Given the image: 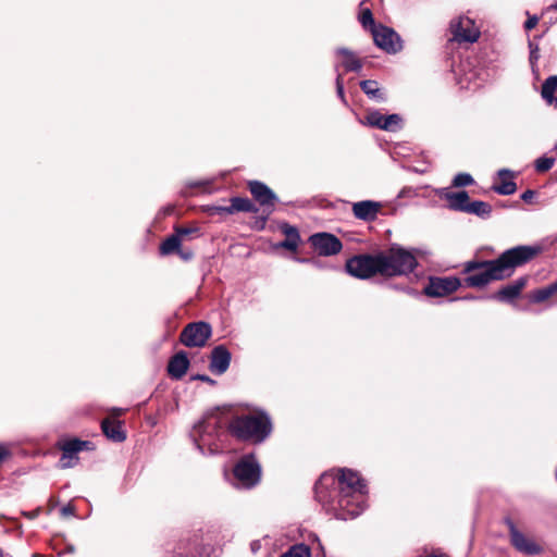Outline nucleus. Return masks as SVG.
I'll list each match as a JSON object with an SVG mask.
<instances>
[{
    "label": "nucleus",
    "mask_w": 557,
    "mask_h": 557,
    "mask_svg": "<svg viewBox=\"0 0 557 557\" xmlns=\"http://www.w3.org/2000/svg\"><path fill=\"white\" fill-rule=\"evenodd\" d=\"M314 493L317 500L336 519H354L367 506V484L350 469H341L336 474L323 473L315 483Z\"/></svg>",
    "instance_id": "obj_1"
},
{
    "label": "nucleus",
    "mask_w": 557,
    "mask_h": 557,
    "mask_svg": "<svg viewBox=\"0 0 557 557\" xmlns=\"http://www.w3.org/2000/svg\"><path fill=\"white\" fill-rule=\"evenodd\" d=\"M226 435L224 420L219 411L206 413L190 432L191 440L202 455L221 453L223 450V438Z\"/></svg>",
    "instance_id": "obj_2"
},
{
    "label": "nucleus",
    "mask_w": 557,
    "mask_h": 557,
    "mask_svg": "<svg viewBox=\"0 0 557 557\" xmlns=\"http://www.w3.org/2000/svg\"><path fill=\"white\" fill-rule=\"evenodd\" d=\"M272 425L267 414H243L234 417L227 426L228 433L240 441L263 442L271 433Z\"/></svg>",
    "instance_id": "obj_3"
},
{
    "label": "nucleus",
    "mask_w": 557,
    "mask_h": 557,
    "mask_svg": "<svg viewBox=\"0 0 557 557\" xmlns=\"http://www.w3.org/2000/svg\"><path fill=\"white\" fill-rule=\"evenodd\" d=\"M381 275L387 277L408 275L418 267L412 251L393 244L387 250L379 251Z\"/></svg>",
    "instance_id": "obj_4"
},
{
    "label": "nucleus",
    "mask_w": 557,
    "mask_h": 557,
    "mask_svg": "<svg viewBox=\"0 0 557 557\" xmlns=\"http://www.w3.org/2000/svg\"><path fill=\"white\" fill-rule=\"evenodd\" d=\"M462 272L466 274L463 284L467 287H484L492 281L503 280V274H499L494 260L468 261Z\"/></svg>",
    "instance_id": "obj_5"
},
{
    "label": "nucleus",
    "mask_w": 557,
    "mask_h": 557,
    "mask_svg": "<svg viewBox=\"0 0 557 557\" xmlns=\"http://www.w3.org/2000/svg\"><path fill=\"white\" fill-rule=\"evenodd\" d=\"M539 252L540 248L535 246H516L505 250L494 260V263L499 274H503V278H505L510 276L516 268L531 261Z\"/></svg>",
    "instance_id": "obj_6"
},
{
    "label": "nucleus",
    "mask_w": 557,
    "mask_h": 557,
    "mask_svg": "<svg viewBox=\"0 0 557 557\" xmlns=\"http://www.w3.org/2000/svg\"><path fill=\"white\" fill-rule=\"evenodd\" d=\"M261 479V468L252 455L239 459L233 469V485L237 488L250 490Z\"/></svg>",
    "instance_id": "obj_7"
},
{
    "label": "nucleus",
    "mask_w": 557,
    "mask_h": 557,
    "mask_svg": "<svg viewBox=\"0 0 557 557\" xmlns=\"http://www.w3.org/2000/svg\"><path fill=\"white\" fill-rule=\"evenodd\" d=\"M345 268L351 276L361 280L381 275L379 252L354 256L346 261Z\"/></svg>",
    "instance_id": "obj_8"
},
{
    "label": "nucleus",
    "mask_w": 557,
    "mask_h": 557,
    "mask_svg": "<svg viewBox=\"0 0 557 557\" xmlns=\"http://www.w3.org/2000/svg\"><path fill=\"white\" fill-rule=\"evenodd\" d=\"M58 445L62 451L59 459V467L62 469L74 467L78 461L77 454L79 451L94 448V444L90 441H82L78 438L62 440Z\"/></svg>",
    "instance_id": "obj_9"
},
{
    "label": "nucleus",
    "mask_w": 557,
    "mask_h": 557,
    "mask_svg": "<svg viewBox=\"0 0 557 557\" xmlns=\"http://www.w3.org/2000/svg\"><path fill=\"white\" fill-rule=\"evenodd\" d=\"M212 334L211 325L199 321L187 324L181 335L180 341L186 347H202Z\"/></svg>",
    "instance_id": "obj_10"
},
{
    "label": "nucleus",
    "mask_w": 557,
    "mask_h": 557,
    "mask_svg": "<svg viewBox=\"0 0 557 557\" xmlns=\"http://www.w3.org/2000/svg\"><path fill=\"white\" fill-rule=\"evenodd\" d=\"M505 523L509 531L510 543L516 550L525 555H539L543 548L535 543L532 539L527 537L520 532L511 519H506Z\"/></svg>",
    "instance_id": "obj_11"
},
{
    "label": "nucleus",
    "mask_w": 557,
    "mask_h": 557,
    "mask_svg": "<svg viewBox=\"0 0 557 557\" xmlns=\"http://www.w3.org/2000/svg\"><path fill=\"white\" fill-rule=\"evenodd\" d=\"M374 44L387 53H397L401 50V40L398 34L384 25L374 27L371 32Z\"/></svg>",
    "instance_id": "obj_12"
},
{
    "label": "nucleus",
    "mask_w": 557,
    "mask_h": 557,
    "mask_svg": "<svg viewBox=\"0 0 557 557\" xmlns=\"http://www.w3.org/2000/svg\"><path fill=\"white\" fill-rule=\"evenodd\" d=\"M453 39L457 42H475L480 37V30L475 26L474 22L469 18L461 16L450 24Z\"/></svg>",
    "instance_id": "obj_13"
},
{
    "label": "nucleus",
    "mask_w": 557,
    "mask_h": 557,
    "mask_svg": "<svg viewBox=\"0 0 557 557\" xmlns=\"http://www.w3.org/2000/svg\"><path fill=\"white\" fill-rule=\"evenodd\" d=\"M460 285V280L454 276L430 277L423 293L430 297H444L456 292Z\"/></svg>",
    "instance_id": "obj_14"
},
{
    "label": "nucleus",
    "mask_w": 557,
    "mask_h": 557,
    "mask_svg": "<svg viewBox=\"0 0 557 557\" xmlns=\"http://www.w3.org/2000/svg\"><path fill=\"white\" fill-rule=\"evenodd\" d=\"M248 187L255 200L262 207L263 212L270 215L277 201L276 195L265 184L259 181L249 182Z\"/></svg>",
    "instance_id": "obj_15"
},
{
    "label": "nucleus",
    "mask_w": 557,
    "mask_h": 557,
    "mask_svg": "<svg viewBox=\"0 0 557 557\" xmlns=\"http://www.w3.org/2000/svg\"><path fill=\"white\" fill-rule=\"evenodd\" d=\"M311 246L320 256H333L342 250V242L333 234L317 233L309 238Z\"/></svg>",
    "instance_id": "obj_16"
},
{
    "label": "nucleus",
    "mask_w": 557,
    "mask_h": 557,
    "mask_svg": "<svg viewBox=\"0 0 557 557\" xmlns=\"http://www.w3.org/2000/svg\"><path fill=\"white\" fill-rule=\"evenodd\" d=\"M367 124L386 132H396L401 127L403 119L399 114L384 115L377 110L368 112Z\"/></svg>",
    "instance_id": "obj_17"
},
{
    "label": "nucleus",
    "mask_w": 557,
    "mask_h": 557,
    "mask_svg": "<svg viewBox=\"0 0 557 557\" xmlns=\"http://www.w3.org/2000/svg\"><path fill=\"white\" fill-rule=\"evenodd\" d=\"M438 196L447 201V208L453 211L467 212L470 197L467 191H450L448 188L438 190Z\"/></svg>",
    "instance_id": "obj_18"
},
{
    "label": "nucleus",
    "mask_w": 557,
    "mask_h": 557,
    "mask_svg": "<svg viewBox=\"0 0 557 557\" xmlns=\"http://www.w3.org/2000/svg\"><path fill=\"white\" fill-rule=\"evenodd\" d=\"M528 278L525 276L519 277L510 284H507L495 293L492 298L503 302H512L519 297L521 290L527 285Z\"/></svg>",
    "instance_id": "obj_19"
},
{
    "label": "nucleus",
    "mask_w": 557,
    "mask_h": 557,
    "mask_svg": "<svg viewBox=\"0 0 557 557\" xmlns=\"http://www.w3.org/2000/svg\"><path fill=\"white\" fill-rule=\"evenodd\" d=\"M231 352L223 345L214 347L211 351L210 370L216 374H223L230 367Z\"/></svg>",
    "instance_id": "obj_20"
},
{
    "label": "nucleus",
    "mask_w": 557,
    "mask_h": 557,
    "mask_svg": "<svg viewBox=\"0 0 557 557\" xmlns=\"http://www.w3.org/2000/svg\"><path fill=\"white\" fill-rule=\"evenodd\" d=\"M381 205L371 200H363L354 203L352 212L354 215L363 221H373L376 219Z\"/></svg>",
    "instance_id": "obj_21"
},
{
    "label": "nucleus",
    "mask_w": 557,
    "mask_h": 557,
    "mask_svg": "<svg viewBox=\"0 0 557 557\" xmlns=\"http://www.w3.org/2000/svg\"><path fill=\"white\" fill-rule=\"evenodd\" d=\"M189 367V360L185 351L175 354L169 361L168 372L172 379H182Z\"/></svg>",
    "instance_id": "obj_22"
},
{
    "label": "nucleus",
    "mask_w": 557,
    "mask_h": 557,
    "mask_svg": "<svg viewBox=\"0 0 557 557\" xmlns=\"http://www.w3.org/2000/svg\"><path fill=\"white\" fill-rule=\"evenodd\" d=\"M103 434L111 441L121 443L125 441L126 434L122 428V422L113 418H106L101 422Z\"/></svg>",
    "instance_id": "obj_23"
},
{
    "label": "nucleus",
    "mask_w": 557,
    "mask_h": 557,
    "mask_svg": "<svg viewBox=\"0 0 557 557\" xmlns=\"http://www.w3.org/2000/svg\"><path fill=\"white\" fill-rule=\"evenodd\" d=\"M513 173L510 170L502 169L498 171L500 183L493 185L492 189L498 195L509 196L516 193L517 185L512 180Z\"/></svg>",
    "instance_id": "obj_24"
},
{
    "label": "nucleus",
    "mask_w": 557,
    "mask_h": 557,
    "mask_svg": "<svg viewBox=\"0 0 557 557\" xmlns=\"http://www.w3.org/2000/svg\"><path fill=\"white\" fill-rule=\"evenodd\" d=\"M218 212H225L228 214L235 212H258V208L256 205L250 201L248 198L234 197L231 199V205L228 207H219Z\"/></svg>",
    "instance_id": "obj_25"
},
{
    "label": "nucleus",
    "mask_w": 557,
    "mask_h": 557,
    "mask_svg": "<svg viewBox=\"0 0 557 557\" xmlns=\"http://www.w3.org/2000/svg\"><path fill=\"white\" fill-rule=\"evenodd\" d=\"M337 57L342 59V65L347 72H358L362 67L361 60L356 55L355 52L346 49V48H338L336 50Z\"/></svg>",
    "instance_id": "obj_26"
},
{
    "label": "nucleus",
    "mask_w": 557,
    "mask_h": 557,
    "mask_svg": "<svg viewBox=\"0 0 557 557\" xmlns=\"http://www.w3.org/2000/svg\"><path fill=\"white\" fill-rule=\"evenodd\" d=\"M282 230L286 238L280 244V247L286 248L292 251L296 250L300 240L297 228L289 224H284Z\"/></svg>",
    "instance_id": "obj_27"
},
{
    "label": "nucleus",
    "mask_w": 557,
    "mask_h": 557,
    "mask_svg": "<svg viewBox=\"0 0 557 557\" xmlns=\"http://www.w3.org/2000/svg\"><path fill=\"white\" fill-rule=\"evenodd\" d=\"M466 213L474 214L481 219H487L492 213V206L482 200L470 201Z\"/></svg>",
    "instance_id": "obj_28"
},
{
    "label": "nucleus",
    "mask_w": 557,
    "mask_h": 557,
    "mask_svg": "<svg viewBox=\"0 0 557 557\" xmlns=\"http://www.w3.org/2000/svg\"><path fill=\"white\" fill-rule=\"evenodd\" d=\"M555 293H557V280L545 287L533 290L530 294V299L533 302H543L552 297Z\"/></svg>",
    "instance_id": "obj_29"
},
{
    "label": "nucleus",
    "mask_w": 557,
    "mask_h": 557,
    "mask_svg": "<svg viewBox=\"0 0 557 557\" xmlns=\"http://www.w3.org/2000/svg\"><path fill=\"white\" fill-rule=\"evenodd\" d=\"M360 88L361 90L370 98L377 99V100H385V97L381 89L379 88V84L375 81L372 79H366L360 82Z\"/></svg>",
    "instance_id": "obj_30"
},
{
    "label": "nucleus",
    "mask_w": 557,
    "mask_h": 557,
    "mask_svg": "<svg viewBox=\"0 0 557 557\" xmlns=\"http://www.w3.org/2000/svg\"><path fill=\"white\" fill-rule=\"evenodd\" d=\"M557 90V75L549 76L542 85V97L548 103H553L555 101L554 94Z\"/></svg>",
    "instance_id": "obj_31"
},
{
    "label": "nucleus",
    "mask_w": 557,
    "mask_h": 557,
    "mask_svg": "<svg viewBox=\"0 0 557 557\" xmlns=\"http://www.w3.org/2000/svg\"><path fill=\"white\" fill-rule=\"evenodd\" d=\"M181 238L180 236L173 234L165 238L160 245V253L163 256L173 253L180 250L181 247Z\"/></svg>",
    "instance_id": "obj_32"
},
{
    "label": "nucleus",
    "mask_w": 557,
    "mask_h": 557,
    "mask_svg": "<svg viewBox=\"0 0 557 557\" xmlns=\"http://www.w3.org/2000/svg\"><path fill=\"white\" fill-rule=\"evenodd\" d=\"M359 22L361 23L362 27L366 29H372L374 27H377L379 25H375L373 14L369 8H364L361 10V13L359 15Z\"/></svg>",
    "instance_id": "obj_33"
},
{
    "label": "nucleus",
    "mask_w": 557,
    "mask_h": 557,
    "mask_svg": "<svg viewBox=\"0 0 557 557\" xmlns=\"http://www.w3.org/2000/svg\"><path fill=\"white\" fill-rule=\"evenodd\" d=\"M282 557H310V549L304 544L292 546Z\"/></svg>",
    "instance_id": "obj_34"
},
{
    "label": "nucleus",
    "mask_w": 557,
    "mask_h": 557,
    "mask_svg": "<svg viewBox=\"0 0 557 557\" xmlns=\"http://www.w3.org/2000/svg\"><path fill=\"white\" fill-rule=\"evenodd\" d=\"M555 160L553 158L541 157L535 161V169L537 172L543 173L554 166Z\"/></svg>",
    "instance_id": "obj_35"
},
{
    "label": "nucleus",
    "mask_w": 557,
    "mask_h": 557,
    "mask_svg": "<svg viewBox=\"0 0 557 557\" xmlns=\"http://www.w3.org/2000/svg\"><path fill=\"white\" fill-rule=\"evenodd\" d=\"M473 184V178L468 173H458L453 180V186L465 187Z\"/></svg>",
    "instance_id": "obj_36"
},
{
    "label": "nucleus",
    "mask_w": 557,
    "mask_h": 557,
    "mask_svg": "<svg viewBox=\"0 0 557 557\" xmlns=\"http://www.w3.org/2000/svg\"><path fill=\"white\" fill-rule=\"evenodd\" d=\"M530 62L532 65L539 60V46L534 41H529Z\"/></svg>",
    "instance_id": "obj_37"
},
{
    "label": "nucleus",
    "mask_w": 557,
    "mask_h": 557,
    "mask_svg": "<svg viewBox=\"0 0 557 557\" xmlns=\"http://www.w3.org/2000/svg\"><path fill=\"white\" fill-rule=\"evenodd\" d=\"M199 230L197 227H194V228H189V227H177L175 230V235L180 236L181 240L190 235V234H194V233H198Z\"/></svg>",
    "instance_id": "obj_38"
},
{
    "label": "nucleus",
    "mask_w": 557,
    "mask_h": 557,
    "mask_svg": "<svg viewBox=\"0 0 557 557\" xmlns=\"http://www.w3.org/2000/svg\"><path fill=\"white\" fill-rule=\"evenodd\" d=\"M336 92H337L338 97L341 98V100L343 102H346L342 74H337V76H336Z\"/></svg>",
    "instance_id": "obj_39"
},
{
    "label": "nucleus",
    "mask_w": 557,
    "mask_h": 557,
    "mask_svg": "<svg viewBox=\"0 0 557 557\" xmlns=\"http://www.w3.org/2000/svg\"><path fill=\"white\" fill-rule=\"evenodd\" d=\"M10 456H11V451H10L9 446L0 443V463L3 462Z\"/></svg>",
    "instance_id": "obj_40"
},
{
    "label": "nucleus",
    "mask_w": 557,
    "mask_h": 557,
    "mask_svg": "<svg viewBox=\"0 0 557 557\" xmlns=\"http://www.w3.org/2000/svg\"><path fill=\"white\" fill-rule=\"evenodd\" d=\"M537 23H539V17L536 15L529 16V18L524 23V28L527 30H531L532 28H534L537 25Z\"/></svg>",
    "instance_id": "obj_41"
},
{
    "label": "nucleus",
    "mask_w": 557,
    "mask_h": 557,
    "mask_svg": "<svg viewBox=\"0 0 557 557\" xmlns=\"http://www.w3.org/2000/svg\"><path fill=\"white\" fill-rule=\"evenodd\" d=\"M535 196V191L532 190V189H527L525 191H523L521 194V199L524 201V202H531L532 199L534 198Z\"/></svg>",
    "instance_id": "obj_42"
},
{
    "label": "nucleus",
    "mask_w": 557,
    "mask_h": 557,
    "mask_svg": "<svg viewBox=\"0 0 557 557\" xmlns=\"http://www.w3.org/2000/svg\"><path fill=\"white\" fill-rule=\"evenodd\" d=\"M74 510L75 509H74V507L72 505H66V506L61 508V513L64 517L73 516L74 515Z\"/></svg>",
    "instance_id": "obj_43"
},
{
    "label": "nucleus",
    "mask_w": 557,
    "mask_h": 557,
    "mask_svg": "<svg viewBox=\"0 0 557 557\" xmlns=\"http://www.w3.org/2000/svg\"><path fill=\"white\" fill-rule=\"evenodd\" d=\"M194 379L200 380L202 382H213L208 375L205 374H198Z\"/></svg>",
    "instance_id": "obj_44"
},
{
    "label": "nucleus",
    "mask_w": 557,
    "mask_h": 557,
    "mask_svg": "<svg viewBox=\"0 0 557 557\" xmlns=\"http://www.w3.org/2000/svg\"><path fill=\"white\" fill-rule=\"evenodd\" d=\"M178 252L184 260H189L191 258V252H181L180 250Z\"/></svg>",
    "instance_id": "obj_45"
},
{
    "label": "nucleus",
    "mask_w": 557,
    "mask_h": 557,
    "mask_svg": "<svg viewBox=\"0 0 557 557\" xmlns=\"http://www.w3.org/2000/svg\"><path fill=\"white\" fill-rule=\"evenodd\" d=\"M112 411L115 417L121 416L124 412L121 408H114Z\"/></svg>",
    "instance_id": "obj_46"
},
{
    "label": "nucleus",
    "mask_w": 557,
    "mask_h": 557,
    "mask_svg": "<svg viewBox=\"0 0 557 557\" xmlns=\"http://www.w3.org/2000/svg\"><path fill=\"white\" fill-rule=\"evenodd\" d=\"M553 9L557 10V2L552 5Z\"/></svg>",
    "instance_id": "obj_47"
},
{
    "label": "nucleus",
    "mask_w": 557,
    "mask_h": 557,
    "mask_svg": "<svg viewBox=\"0 0 557 557\" xmlns=\"http://www.w3.org/2000/svg\"><path fill=\"white\" fill-rule=\"evenodd\" d=\"M2 556H3V552H2V549L0 548V557H2Z\"/></svg>",
    "instance_id": "obj_48"
},
{
    "label": "nucleus",
    "mask_w": 557,
    "mask_h": 557,
    "mask_svg": "<svg viewBox=\"0 0 557 557\" xmlns=\"http://www.w3.org/2000/svg\"><path fill=\"white\" fill-rule=\"evenodd\" d=\"M555 102L557 103V97H556V99H555Z\"/></svg>",
    "instance_id": "obj_49"
},
{
    "label": "nucleus",
    "mask_w": 557,
    "mask_h": 557,
    "mask_svg": "<svg viewBox=\"0 0 557 557\" xmlns=\"http://www.w3.org/2000/svg\"><path fill=\"white\" fill-rule=\"evenodd\" d=\"M555 149L557 150V145L555 146Z\"/></svg>",
    "instance_id": "obj_50"
}]
</instances>
